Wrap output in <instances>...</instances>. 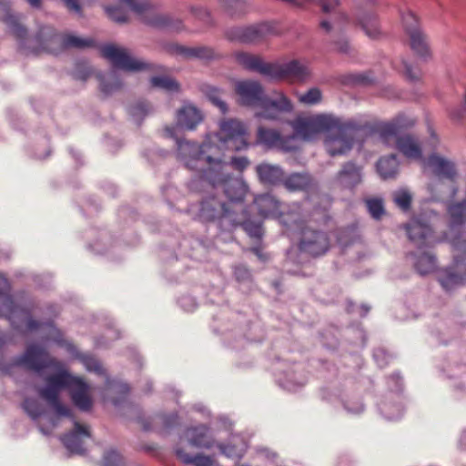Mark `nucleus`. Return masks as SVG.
I'll list each match as a JSON object with an SVG mask.
<instances>
[{"mask_svg":"<svg viewBox=\"0 0 466 466\" xmlns=\"http://www.w3.org/2000/svg\"><path fill=\"white\" fill-rule=\"evenodd\" d=\"M322 95L319 88L312 87L305 94L299 96V101L304 105H316L321 101Z\"/></svg>","mask_w":466,"mask_h":466,"instance_id":"46","label":"nucleus"},{"mask_svg":"<svg viewBox=\"0 0 466 466\" xmlns=\"http://www.w3.org/2000/svg\"><path fill=\"white\" fill-rule=\"evenodd\" d=\"M403 26L407 34H410L412 30H421L419 26L418 19L411 12H407L401 15Z\"/></svg>","mask_w":466,"mask_h":466,"instance_id":"51","label":"nucleus"},{"mask_svg":"<svg viewBox=\"0 0 466 466\" xmlns=\"http://www.w3.org/2000/svg\"><path fill=\"white\" fill-rule=\"evenodd\" d=\"M181 440H186L189 445L196 448L209 449L214 445V440L209 428L206 425H198L186 429Z\"/></svg>","mask_w":466,"mask_h":466,"instance_id":"23","label":"nucleus"},{"mask_svg":"<svg viewBox=\"0 0 466 466\" xmlns=\"http://www.w3.org/2000/svg\"><path fill=\"white\" fill-rule=\"evenodd\" d=\"M11 287L6 278L0 275V317L7 319L15 329L40 330L45 340L63 343L61 331L51 321L39 322L32 318V309L17 304L10 294Z\"/></svg>","mask_w":466,"mask_h":466,"instance_id":"3","label":"nucleus"},{"mask_svg":"<svg viewBox=\"0 0 466 466\" xmlns=\"http://www.w3.org/2000/svg\"><path fill=\"white\" fill-rule=\"evenodd\" d=\"M42 0H27L32 7H39Z\"/></svg>","mask_w":466,"mask_h":466,"instance_id":"64","label":"nucleus"},{"mask_svg":"<svg viewBox=\"0 0 466 466\" xmlns=\"http://www.w3.org/2000/svg\"><path fill=\"white\" fill-rule=\"evenodd\" d=\"M234 276L236 280L240 285H247L249 287L251 283V274L249 270L243 265H238L234 268Z\"/></svg>","mask_w":466,"mask_h":466,"instance_id":"50","label":"nucleus"},{"mask_svg":"<svg viewBox=\"0 0 466 466\" xmlns=\"http://www.w3.org/2000/svg\"><path fill=\"white\" fill-rule=\"evenodd\" d=\"M282 185L289 192L301 191L308 194L304 202L300 204L303 208H308V212L311 211L309 210V204L311 202H315V198H317L316 204L312 207V209L315 207L325 206L327 203L324 198L325 197L329 200L327 195L319 193V186L317 181L308 172H294L285 176Z\"/></svg>","mask_w":466,"mask_h":466,"instance_id":"11","label":"nucleus"},{"mask_svg":"<svg viewBox=\"0 0 466 466\" xmlns=\"http://www.w3.org/2000/svg\"><path fill=\"white\" fill-rule=\"evenodd\" d=\"M460 447L466 450V431H463L459 441Z\"/></svg>","mask_w":466,"mask_h":466,"instance_id":"61","label":"nucleus"},{"mask_svg":"<svg viewBox=\"0 0 466 466\" xmlns=\"http://www.w3.org/2000/svg\"><path fill=\"white\" fill-rule=\"evenodd\" d=\"M388 385L396 392H390L383 396L377 404L380 415L389 421L400 419L404 412L402 396L398 392L402 386V380L399 373L392 374L388 380Z\"/></svg>","mask_w":466,"mask_h":466,"instance_id":"12","label":"nucleus"},{"mask_svg":"<svg viewBox=\"0 0 466 466\" xmlns=\"http://www.w3.org/2000/svg\"><path fill=\"white\" fill-rule=\"evenodd\" d=\"M0 19L5 22L8 31L23 43L27 34L26 29L21 25L19 17L11 13L8 1L0 0Z\"/></svg>","mask_w":466,"mask_h":466,"instance_id":"25","label":"nucleus"},{"mask_svg":"<svg viewBox=\"0 0 466 466\" xmlns=\"http://www.w3.org/2000/svg\"><path fill=\"white\" fill-rule=\"evenodd\" d=\"M176 454L185 464H192L194 466H218L216 461L211 457L205 455L191 456L181 448L176 449Z\"/></svg>","mask_w":466,"mask_h":466,"instance_id":"35","label":"nucleus"},{"mask_svg":"<svg viewBox=\"0 0 466 466\" xmlns=\"http://www.w3.org/2000/svg\"><path fill=\"white\" fill-rule=\"evenodd\" d=\"M170 50L186 59L213 60L218 57V54L210 46H198L188 47L181 45H173Z\"/></svg>","mask_w":466,"mask_h":466,"instance_id":"26","label":"nucleus"},{"mask_svg":"<svg viewBox=\"0 0 466 466\" xmlns=\"http://www.w3.org/2000/svg\"><path fill=\"white\" fill-rule=\"evenodd\" d=\"M22 369L35 371L43 378L45 385L36 389L37 394L53 408L57 417L70 418L74 423V430L61 436V441L70 453L84 454L83 439L90 437L89 431L75 420L71 410L60 401L59 395L63 390H69L74 404L88 411L92 408L89 385L80 377L72 375L65 363L50 357L44 347L35 343L28 345L20 356L10 360H0L3 375L14 377Z\"/></svg>","mask_w":466,"mask_h":466,"instance_id":"1","label":"nucleus"},{"mask_svg":"<svg viewBox=\"0 0 466 466\" xmlns=\"http://www.w3.org/2000/svg\"><path fill=\"white\" fill-rule=\"evenodd\" d=\"M324 198L327 202L325 206L315 207L310 212L304 208V214L307 216L306 221L299 226L288 227L290 229L300 230L299 250L313 257L324 255L329 248V238L327 233L319 229H312L309 226L313 222L319 225L326 224L329 219L330 200L326 197Z\"/></svg>","mask_w":466,"mask_h":466,"instance_id":"6","label":"nucleus"},{"mask_svg":"<svg viewBox=\"0 0 466 466\" xmlns=\"http://www.w3.org/2000/svg\"><path fill=\"white\" fill-rule=\"evenodd\" d=\"M189 12L197 20L203 23L205 25H213V18L210 12L206 7L201 5H190Z\"/></svg>","mask_w":466,"mask_h":466,"instance_id":"44","label":"nucleus"},{"mask_svg":"<svg viewBox=\"0 0 466 466\" xmlns=\"http://www.w3.org/2000/svg\"><path fill=\"white\" fill-rule=\"evenodd\" d=\"M205 96L225 114L228 111L227 104L222 100L221 92L217 87L210 85H204L201 87Z\"/></svg>","mask_w":466,"mask_h":466,"instance_id":"36","label":"nucleus"},{"mask_svg":"<svg viewBox=\"0 0 466 466\" xmlns=\"http://www.w3.org/2000/svg\"><path fill=\"white\" fill-rule=\"evenodd\" d=\"M187 212L194 219L215 224L221 232L231 233L239 222L230 204L216 195L206 196L199 202L190 204Z\"/></svg>","mask_w":466,"mask_h":466,"instance_id":"7","label":"nucleus"},{"mask_svg":"<svg viewBox=\"0 0 466 466\" xmlns=\"http://www.w3.org/2000/svg\"><path fill=\"white\" fill-rule=\"evenodd\" d=\"M150 83L153 86L167 92L174 93L178 92L179 90L178 83L175 79L168 76H153L150 79Z\"/></svg>","mask_w":466,"mask_h":466,"instance_id":"39","label":"nucleus"},{"mask_svg":"<svg viewBox=\"0 0 466 466\" xmlns=\"http://www.w3.org/2000/svg\"><path fill=\"white\" fill-rule=\"evenodd\" d=\"M373 359L380 368H384L390 362V356L383 349H377L373 352Z\"/></svg>","mask_w":466,"mask_h":466,"instance_id":"54","label":"nucleus"},{"mask_svg":"<svg viewBox=\"0 0 466 466\" xmlns=\"http://www.w3.org/2000/svg\"><path fill=\"white\" fill-rule=\"evenodd\" d=\"M104 10L107 16L116 23L124 24L128 21L127 10L120 5H104Z\"/></svg>","mask_w":466,"mask_h":466,"instance_id":"40","label":"nucleus"},{"mask_svg":"<svg viewBox=\"0 0 466 466\" xmlns=\"http://www.w3.org/2000/svg\"><path fill=\"white\" fill-rule=\"evenodd\" d=\"M410 240L417 247V251L411 253L415 269L420 275L433 272L436 268L435 257L423 248L431 247L435 241L432 229L425 218L420 216L412 218L405 226Z\"/></svg>","mask_w":466,"mask_h":466,"instance_id":"8","label":"nucleus"},{"mask_svg":"<svg viewBox=\"0 0 466 466\" xmlns=\"http://www.w3.org/2000/svg\"><path fill=\"white\" fill-rule=\"evenodd\" d=\"M360 125L354 120H342L339 117V125L332 130H328L324 145L331 157L347 154L353 146L355 133L360 129Z\"/></svg>","mask_w":466,"mask_h":466,"instance_id":"10","label":"nucleus"},{"mask_svg":"<svg viewBox=\"0 0 466 466\" xmlns=\"http://www.w3.org/2000/svg\"><path fill=\"white\" fill-rule=\"evenodd\" d=\"M416 120L403 114L399 115L390 122L382 123L378 127V132L381 141L385 145H390L391 140H395L400 137L401 129L414 126Z\"/></svg>","mask_w":466,"mask_h":466,"instance_id":"20","label":"nucleus"},{"mask_svg":"<svg viewBox=\"0 0 466 466\" xmlns=\"http://www.w3.org/2000/svg\"><path fill=\"white\" fill-rule=\"evenodd\" d=\"M217 446L223 455L237 461L244 456L248 449L247 441L239 434H232L228 443H218Z\"/></svg>","mask_w":466,"mask_h":466,"instance_id":"30","label":"nucleus"},{"mask_svg":"<svg viewBox=\"0 0 466 466\" xmlns=\"http://www.w3.org/2000/svg\"><path fill=\"white\" fill-rule=\"evenodd\" d=\"M339 125V117L332 115H317L294 124L295 139L297 137L304 140H312L318 134L332 130Z\"/></svg>","mask_w":466,"mask_h":466,"instance_id":"14","label":"nucleus"},{"mask_svg":"<svg viewBox=\"0 0 466 466\" xmlns=\"http://www.w3.org/2000/svg\"><path fill=\"white\" fill-rule=\"evenodd\" d=\"M333 44L335 45V49L341 54H350L351 50L349 41L344 37L334 40Z\"/></svg>","mask_w":466,"mask_h":466,"instance_id":"58","label":"nucleus"},{"mask_svg":"<svg viewBox=\"0 0 466 466\" xmlns=\"http://www.w3.org/2000/svg\"><path fill=\"white\" fill-rule=\"evenodd\" d=\"M151 111L150 106L145 101H137L129 106L128 113L132 119L140 124L143 118Z\"/></svg>","mask_w":466,"mask_h":466,"instance_id":"42","label":"nucleus"},{"mask_svg":"<svg viewBox=\"0 0 466 466\" xmlns=\"http://www.w3.org/2000/svg\"><path fill=\"white\" fill-rule=\"evenodd\" d=\"M377 171L383 179L393 178L399 171V161L396 155L391 154L379 159Z\"/></svg>","mask_w":466,"mask_h":466,"instance_id":"32","label":"nucleus"},{"mask_svg":"<svg viewBox=\"0 0 466 466\" xmlns=\"http://www.w3.org/2000/svg\"><path fill=\"white\" fill-rule=\"evenodd\" d=\"M235 59L243 68L257 72L268 78L272 62H266L262 57L247 52L235 53Z\"/></svg>","mask_w":466,"mask_h":466,"instance_id":"22","label":"nucleus"},{"mask_svg":"<svg viewBox=\"0 0 466 466\" xmlns=\"http://www.w3.org/2000/svg\"><path fill=\"white\" fill-rule=\"evenodd\" d=\"M203 116L201 112L194 106L190 104H185L177 113V126L173 127H167L165 128V133L167 137L175 138L177 143V149L178 150V144L181 142H187V140H182L180 139L177 135V129L183 128L187 130H193L195 127L202 121ZM217 133H215L216 135ZM214 136V134H213ZM212 137V135H211ZM210 136L208 137L209 138ZM208 139L206 140V142ZM188 143H191V141H188ZM205 143V141L202 144H198L195 142H192V144H195L198 147L202 146ZM177 158L179 159V157L177 156Z\"/></svg>","mask_w":466,"mask_h":466,"instance_id":"15","label":"nucleus"},{"mask_svg":"<svg viewBox=\"0 0 466 466\" xmlns=\"http://www.w3.org/2000/svg\"><path fill=\"white\" fill-rule=\"evenodd\" d=\"M362 180L361 167L353 162L344 164L336 176V182L343 188L352 189Z\"/></svg>","mask_w":466,"mask_h":466,"instance_id":"27","label":"nucleus"},{"mask_svg":"<svg viewBox=\"0 0 466 466\" xmlns=\"http://www.w3.org/2000/svg\"><path fill=\"white\" fill-rule=\"evenodd\" d=\"M357 19L365 34L369 37L377 38L380 35V26L377 21V17L374 14L370 12H363L358 15Z\"/></svg>","mask_w":466,"mask_h":466,"instance_id":"34","label":"nucleus"},{"mask_svg":"<svg viewBox=\"0 0 466 466\" xmlns=\"http://www.w3.org/2000/svg\"><path fill=\"white\" fill-rule=\"evenodd\" d=\"M411 50L421 59L428 60L431 57L428 37L422 30H412L409 34Z\"/></svg>","mask_w":466,"mask_h":466,"instance_id":"31","label":"nucleus"},{"mask_svg":"<svg viewBox=\"0 0 466 466\" xmlns=\"http://www.w3.org/2000/svg\"><path fill=\"white\" fill-rule=\"evenodd\" d=\"M104 466H124V460L122 456L115 450H110L105 452L103 457Z\"/></svg>","mask_w":466,"mask_h":466,"instance_id":"49","label":"nucleus"},{"mask_svg":"<svg viewBox=\"0 0 466 466\" xmlns=\"http://www.w3.org/2000/svg\"><path fill=\"white\" fill-rule=\"evenodd\" d=\"M79 360L87 371H92L99 375L104 374L103 367L101 366L100 362L94 357L90 355H81L79 356Z\"/></svg>","mask_w":466,"mask_h":466,"instance_id":"48","label":"nucleus"},{"mask_svg":"<svg viewBox=\"0 0 466 466\" xmlns=\"http://www.w3.org/2000/svg\"><path fill=\"white\" fill-rule=\"evenodd\" d=\"M366 205L369 213L374 219H380L385 213L383 201L381 198H373L366 199Z\"/></svg>","mask_w":466,"mask_h":466,"instance_id":"45","label":"nucleus"},{"mask_svg":"<svg viewBox=\"0 0 466 466\" xmlns=\"http://www.w3.org/2000/svg\"><path fill=\"white\" fill-rule=\"evenodd\" d=\"M295 135L283 137L275 129L259 127L257 134V142L268 147L279 148L287 152L296 149L294 145Z\"/></svg>","mask_w":466,"mask_h":466,"instance_id":"19","label":"nucleus"},{"mask_svg":"<svg viewBox=\"0 0 466 466\" xmlns=\"http://www.w3.org/2000/svg\"><path fill=\"white\" fill-rule=\"evenodd\" d=\"M276 380L279 385L286 390L296 391L307 382L302 365L295 364L286 369H276Z\"/></svg>","mask_w":466,"mask_h":466,"instance_id":"18","label":"nucleus"},{"mask_svg":"<svg viewBox=\"0 0 466 466\" xmlns=\"http://www.w3.org/2000/svg\"><path fill=\"white\" fill-rule=\"evenodd\" d=\"M254 204L260 216L278 218L279 223L286 228L299 226L306 221L307 216L304 214V208L300 203H292L285 211H281L280 202L274 196L267 193L257 196Z\"/></svg>","mask_w":466,"mask_h":466,"instance_id":"9","label":"nucleus"},{"mask_svg":"<svg viewBox=\"0 0 466 466\" xmlns=\"http://www.w3.org/2000/svg\"><path fill=\"white\" fill-rule=\"evenodd\" d=\"M404 74L410 81L415 82L420 78V70L413 68L407 61H402Z\"/></svg>","mask_w":466,"mask_h":466,"instance_id":"56","label":"nucleus"},{"mask_svg":"<svg viewBox=\"0 0 466 466\" xmlns=\"http://www.w3.org/2000/svg\"><path fill=\"white\" fill-rule=\"evenodd\" d=\"M320 394L321 399L329 403L335 404L339 401L349 414H360L365 410L362 400L352 392L324 389Z\"/></svg>","mask_w":466,"mask_h":466,"instance_id":"17","label":"nucleus"},{"mask_svg":"<svg viewBox=\"0 0 466 466\" xmlns=\"http://www.w3.org/2000/svg\"><path fill=\"white\" fill-rule=\"evenodd\" d=\"M369 311H370L369 306L364 305V304L360 306V314L361 317L366 316Z\"/></svg>","mask_w":466,"mask_h":466,"instance_id":"63","label":"nucleus"},{"mask_svg":"<svg viewBox=\"0 0 466 466\" xmlns=\"http://www.w3.org/2000/svg\"><path fill=\"white\" fill-rule=\"evenodd\" d=\"M23 409L34 421H36L45 413L43 404L35 398L25 399L23 403Z\"/></svg>","mask_w":466,"mask_h":466,"instance_id":"37","label":"nucleus"},{"mask_svg":"<svg viewBox=\"0 0 466 466\" xmlns=\"http://www.w3.org/2000/svg\"><path fill=\"white\" fill-rule=\"evenodd\" d=\"M393 200L402 210H408L411 203V195L406 189H400L393 193Z\"/></svg>","mask_w":466,"mask_h":466,"instance_id":"47","label":"nucleus"},{"mask_svg":"<svg viewBox=\"0 0 466 466\" xmlns=\"http://www.w3.org/2000/svg\"><path fill=\"white\" fill-rule=\"evenodd\" d=\"M259 181L265 185L276 186L283 183L285 173L279 165L260 163L256 167Z\"/></svg>","mask_w":466,"mask_h":466,"instance_id":"28","label":"nucleus"},{"mask_svg":"<svg viewBox=\"0 0 466 466\" xmlns=\"http://www.w3.org/2000/svg\"><path fill=\"white\" fill-rule=\"evenodd\" d=\"M438 142H439V140H438L437 135L432 130H431V147L435 148L437 144H438Z\"/></svg>","mask_w":466,"mask_h":466,"instance_id":"62","label":"nucleus"},{"mask_svg":"<svg viewBox=\"0 0 466 466\" xmlns=\"http://www.w3.org/2000/svg\"><path fill=\"white\" fill-rule=\"evenodd\" d=\"M178 305L185 311H192L197 308L196 300L191 296H182L178 299Z\"/></svg>","mask_w":466,"mask_h":466,"instance_id":"55","label":"nucleus"},{"mask_svg":"<svg viewBox=\"0 0 466 466\" xmlns=\"http://www.w3.org/2000/svg\"><path fill=\"white\" fill-rule=\"evenodd\" d=\"M120 2L138 15H144L154 8V5L149 0H120Z\"/></svg>","mask_w":466,"mask_h":466,"instance_id":"41","label":"nucleus"},{"mask_svg":"<svg viewBox=\"0 0 466 466\" xmlns=\"http://www.w3.org/2000/svg\"><path fill=\"white\" fill-rule=\"evenodd\" d=\"M249 134L241 121L228 118L219 122V130L198 147L188 142L178 144L179 161L189 170L196 171L199 179L212 187H222L230 202L243 201L248 185L242 177H234L224 160V151H242L248 148Z\"/></svg>","mask_w":466,"mask_h":466,"instance_id":"2","label":"nucleus"},{"mask_svg":"<svg viewBox=\"0 0 466 466\" xmlns=\"http://www.w3.org/2000/svg\"><path fill=\"white\" fill-rule=\"evenodd\" d=\"M389 147L396 146L397 149L407 158L420 160L423 163L422 149L418 139L410 135L397 137Z\"/></svg>","mask_w":466,"mask_h":466,"instance_id":"24","label":"nucleus"},{"mask_svg":"<svg viewBox=\"0 0 466 466\" xmlns=\"http://www.w3.org/2000/svg\"><path fill=\"white\" fill-rule=\"evenodd\" d=\"M146 23L153 27L170 32H181L186 29L181 18L168 14H156L146 19Z\"/></svg>","mask_w":466,"mask_h":466,"instance_id":"29","label":"nucleus"},{"mask_svg":"<svg viewBox=\"0 0 466 466\" xmlns=\"http://www.w3.org/2000/svg\"><path fill=\"white\" fill-rule=\"evenodd\" d=\"M154 427H157L160 431H167L178 424V416L175 412L167 415H157L154 419Z\"/></svg>","mask_w":466,"mask_h":466,"instance_id":"38","label":"nucleus"},{"mask_svg":"<svg viewBox=\"0 0 466 466\" xmlns=\"http://www.w3.org/2000/svg\"><path fill=\"white\" fill-rule=\"evenodd\" d=\"M106 386L108 389L123 395H127L129 392V386L120 381H111L106 379Z\"/></svg>","mask_w":466,"mask_h":466,"instance_id":"57","label":"nucleus"},{"mask_svg":"<svg viewBox=\"0 0 466 466\" xmlns=\"http://www.w3.org/2000/svg\"><path fill=\"white\" fill-rule=\"evenodd\" d=\"M238 220L239 221L237 224L238 226H241L243 229L252 238H260L263 234L262 226L260 222H255L250 219L242 220L238 217Z\"/></svg>","mask_w":466,"mask_h":466,"instance_id":"43","label":"nucleus"},{"mask_svg":"<svg viewBox=\"0 0 466 466\" xmlns=\"http://www.w3.org/2000/svg\"><path fill=\"white\" fill-rule=\"evenodd\" d=\"M64 2L66 5L67 8L76 12V14H80L81 6L77 0H64Z\"/></svg>","mask_w":466,"mask_h":466,"instance_id":"60","label":"nucleus"},{"mask_svg":"<svg viewBox=\"0 0 466 466\" xmlns=\"http://www.w3.org/2000/svg\"><path fill=\"white\" fill-rule=\"evenodd\" d=\"M102 56L109 60L113 66L110 72L106 74L97 73L100 91L106 96L111 95L119 90L122 86L116 69L128 72L152 70L153 66L130 55L127 49L114 45H105L101 47Z\"/></svg>","mask_w":466,"mask_h":466,"instance_id":"4","label":"nucleus"},{"mask_svg":"<svg viewBox=\"0 0 466 466\" xmlns=\"http://www.w3.org/2000/svg\"><path fill=\"white\" fill-rule=\"evenodd\" d=\"M422 164L425 170H429L439 178L453 181L457 176L455 164L439 155H431Z\"/></svg>","mask_w":466,"mask_h":466,"instance_id":"21","label":"nucleus"},{"mask_svg":"<svg viewBox=\"0 0 466 466\" xmlns=\"http://www.w3.org/2000/svg\"><path fill=\"white\" fill-rule=\"evenodd\" d=\"M93 74L92 68L86 62H79L73 73L76 79L86 81Z\"/></svg>","mask_w":466,"mask_h":466,"instance_id":"52","label":"nucleus"},{"mask_svg":"<svg viewBox=\"0 0 466 466\" xmlns=\"http://www.w3.org/2000/svg\"><path fill=\"white\" fill-rule=\"evenodd\" d=\"M58 423H59L58 418L55 417V418H51L49 420V427L48 428L44 427L40 423H38L37 427H38L39 431L44 435H49L51 433V431L58 425Z\"/></svg>","mask_w":466,"mask_h":466,"instance_id":"59","label":"nucleus"},{"mask_svg":"<svg viewBox=\"0 0 466 466\" xmlns=\"http://www.w3.org/2000/svg\"><path fill=\"white\" fill-rule=\"evenodd\" d=\"M278 34L272 22H262L248 26H236L227 30L226 36L242 44H258L267 37Z\"/></svg>","mask_w":466,"mask_h":466,"instance_id":"13","label":"nucleus"},{"mask_svg":"<svg viewBox=\"0 0 466 466\" xmlns=\"http://www.w3.org/2000/svg\"><path fill=\"white\" fill-rule=\"evenodd\" d=\"M310 76V71L305 63L293 59L289 62H272L268 79H289L294 82H305Z\"/></svg>","mask_w":466,"mask_h":466,"instance_id":"16","label":"nucleus"},{"mask_svg":"<svg viewBox=\"0 0 466 466\" xmlns=\"http://www.w3.org/2000/svg\"><path fill=\"white\" fill-rule=\"evenodd\" d=\"M51 42L61 43L62 46L66 48L76 47V48H85L93 46L95 45V41L90 38H81L73 35H55L50 38Z\"/></svg>","mask_w":466,"mask_h":466,"instance_id":"33","label":"nucleus"},{"mask_svg":"<svg viewBox=\"0 0 466 466\" xmlns=\"http://www.w3.org/2000/svg\"><path fill=\"white\" fill-rule=\"evenodd\" d=\"M226 163L228 166V171L233 167L237 171L243 172L249 166L250 161L247 157H232L230 161Z\"/></svg>","mask_w":466,"mask_h":466,"instance_id":"53","label":"nucleus"},{"mask_svg":"<svg viewBox=\"0 0 466 466\" xmlns=\"http://www.w3.org/2000/svg\"><path fill=\"white\" fill-rule=\"evenodd\" d=\"M236 92L244 105L261 108V112L257 114L258 117L276 119L280 113L290 112L293 109L292 103L282 92H274L275 97H268L258 81H238L236 84Z\"/></svg>","mask_w":466,"mask_h":466,"instance_id":"5","label":"nucleus"}]
</instances>
